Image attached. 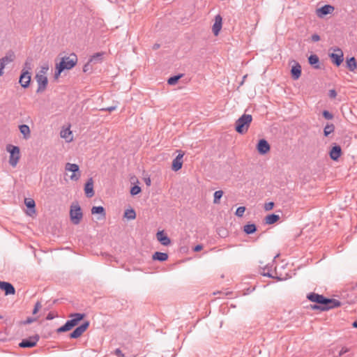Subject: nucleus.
<instances>
[{
	"instance_id": "1",
	"label": "nucleus",
	"mask_w": 357,
	"mask_h": 357,
	"mask_svg": "<svg viewBox=\"0 0 357 357\" xmlns=\"http://www.w3.org/2000/svg\"><path fill=\"white\" fill-rule=\"evenodd\" d=\"M84 313H73L70 314V319L68 320L63 326L56 329L57 333L67 332L76 326L84 317Z\"/></svg>"
},
{
	"instance_id": "2",
	"label": "nucleus",
	"mask_w": 357,
	"mask_h": 357,
	"mask_svg": "<svg viewBox=\"0 0 357 357\" xmlns=\"http://www.w3.org/2000/svg\"><path fill=\"white\" fill-rule=\"evenodd\" d=\"M252 121V116L250 114H243L239 119H237L235 123V130L239 134H244L246 132L250 127Z\"/></svg>"
},
{
	"instance_id": "3",
	"label": "nucleus",
	"mask_w": 357,
	"mask_h": 357,
	"mask_svg": "<svg viewBox=\"0 0 357 357\" xmlns=\"http://www.w3.org/2000/svg\"><path fill=\"white\" fill-rule=\"evenodd\" d=\"M6 151L10 153L9 164L15 167L20 158V150L17 146L8 144L6 146Z\"/></svg>"
},
{
	"instance_id": "4",
	"label": "nucleus",
	"mask_w": 357,
	"mask_h": 357,
	"mask_svg": "<svg viewBox=\"0 0 357 357\" xmlns=\"http://www.w3.org/2000/svg\"><path fill=\"white\" fill-rule=\"evenodd\" d=\"M70 218L74 225H78L81 222L83 213L81 207L77 203L73 204L70 206Z\"/></svg>"
},
{
	"instance_id": "5",
	"label": "nucleus",
	"mask_w": 357,
	"mask_h": 357,
	"mask_svg": "<svg viewBox=\"0 0 357 357\" xmlns=\"http://www.w3.org/2000/svg\"><path fill=\"white\" fill-rule=\"evenodd\" d=\"M77 63V56L75 54L72 53L69 56H63L59 64L63 67L64 70H70L76 66Z\"/></svg>"
},
{
	"instance_id": "6",
	"label": "nucleus",
	"mask_w": 357,
	"mask_h": 357,
	"mask_svg": "<svg viewBox=\"0 0 357 357\" xmlns=\"http://www.w3.org/2000/svg\"><path fill=\"white\" fill-rule=\"evenodd\" d=\"M328 56L331 59L332 63L337 67L342 64L344 60L343 52L339 47L334 49V52L329 53Z\"/></svg>"
},
{
	"instance_id": "7",
	"label": "nucleus",
	"mask_w": 357,
	"mask_h": 357,
	"mask_svg": "<svg viewBox=\"0 0 357 357\" xmlns=\"http://www.w3.org/2000/svg\"><path fill=\"white\" fill-rule=\"evenodd\" d=\"M65 169L66 171L73 172V174L70 176L71 180L77 181L79 178L81 173L79 172V167L78 165L67 162L65 166Z\"/></svg>"
},
{
	"instance_id": "8",
	"label": "nucleus",
	"mask_w": 357,
	"mask_h": 357,
	"mask_svg": "<svg viewBox=\"0 0 357 357\" xmlns=\"http://www.w3.org/2000/svg\"><path fill=\"white\" fill-rule=\"evenodd\" d=\"M89 326V321H86L81 325L75 328V330L70 333L69 337L71 339H77L84 332H85Z\"/></svg>"
},
{
	"instance_id": "9",
	"label": "nucleus",
	"mask_w": 357,
	"mask_h": 357,
	"mask_svg": "<svg viewBox=\"0 0 357 357\" xmlns=\"http://www.w3.org/2000/svg\"><path fill=\"white\" fill-rule=\"evenodd\" d=\"M36 79L38 85L36 93H40L43 92L46 89L48 84L47 77L42 74H36Z\"/></svg>"
},
{
	"instance_id": "10",
	"label": "nucleus",
	"mask_w": 357,
	"mask_h": 357,
	"mask_svg": "<svg viewBox=\"0 0 357 357\" xmlns=\"http://www.w3.org/2000/svg\"><path fill=\"white\" fill-rule=\"evenodd\" d=\"M38 340L39 335H36L28 338L23 339L21 342H20L19 346L22 348H31L36 345Z\"/></svg>"
},
{
	"instance_id": "11",
	"label": "nucleus",
	"mask_w": 357,
	"mask_h": 357,
	"mask_svg": "<svg viewBox=\"0 0 357 357\" xmlns=\"http://www.w3.org/2000/svg\"><path fill=\"white\" fill-rule=\"evenodd\" d=\"M31 79V73L26 71H22L20 76L19 82L22 87L26 89L29 86Z\"/></svg>"
},
{
	"instance_id": "12",
	"label": "nucleus",
	"mask_w": 357,
	"mask_h": 357,
	"mask_svg": "<svg viewBox=\"0 0 357 357\" xmlns=\"http://www.w3.org/2000/svg\"><path fill=\"white\" fill-rule=\"evenodd\" d=\"M271 149L270 144L265 139H261L257 144V150L261 155L266 154Z\"/></svg>"
},
{
	"instance_id": "13",
	"label": "nucleus",
	"mask_w": 357,
	"mask_h": 357,
	"mask_svg": "<svg viewBox=\"0 0 357 357\" xmlns=\"http://www.w3.org/2000/svg\"><path fill=\"white\" fill-rule=\"evenodd\" d=\"M323 309L324 311H327L331 309H333L341 305V302L334 298H328L325 297L324 301Z\"/></svg>"
},
{
	"instance_id": "14",
	"label": "nucleus",
	"mask_w": 357,
	"mask_h": 357,
	"mask_svg": "<svg viewBox=\"0 0 357 357\" xmlns=\"http://www.w3.org/2000/svg\"><path fill=\"white\" fill-rule=\"evenodd\" d=\"M292 62L294 63V65L291 66V76L294 80H297L301 75V66L298 62L294 60H293Z\"/></svg>"
},
{
	"instance_id": "15",
	"label": "nucleus",
	"mask_w": 357,
	"mask_h": 357,
	"mask_svg": "<svg viewBox=\"0 0 357 357\" xmlns=\"http://www.w3.org/2000/svg\"><path fill=\"white\" fill-rule=\"evenodd\" d=\"M307 298L310 301L316 304H318L319 305L323 306L324 304V301L325 299V296H324L323 295L314 293V292H311V293L308 294L307 295Z\"/></svg>"
},
{
	"instance_id": "16",
	"label": "nucleus",
	"mask_w": 357,
	"mask_h": 357,
	"mask_svg": "<svg viewBox=\"0 0 357 357\" xmlns=\"http://www.w3.org/2000/svg\"><path fill=\"white\" fill-rule=\"evenodd\" d=\"M0 289L4 291L6 296L14 295L15 294L14 286L8 282L0 281Z\"/></svg>"
},
{
	"instance_id": "17",
	"label": "nucleus",
	"mask_w": 357,
	"mask_h": 357,
	"mask_svg": "<svg viewBox=\"0 0 357 357\" xmlns=\"http://www.w3.org/2000/svg\"><path fill=\"white\" fill-rule=\"evenodd\" d=\"M184 155L183 152H180L178 155L173 160L172 169L174 172H177L182 168L183 165V157Z\"/></svg>"
},
{
	"instance_id": "18",
	"label": "nucleus",
	"mask_w": 357,
	"mask_h": 357,
	"mask_svg": "<svg viewBox=\"0 0 357 357\" xmlns=\"http://www.w3.org/2000/svg\"><path fill=\"white\" fill-rule=\"evenodd\" d=\"M342 153V152L340 146L334 144V145L332 146L331 149L329 151V156L333 160L337 161L341 156Z\"/></svg>"
},
{
	"instance_id": "19",
	"label": "nucleus",
	"mask_w": 357,
	"mask_h": 357,
	"mask_svg": "<svg viewBox=\"0 0 357 357\" xmlns=\"http://www.w3.org/2000/svg\"><path fill=\"white\" fill-rule=\"evenodd\" d=\"M334 9L333 6L326 4L317 9V15L319 17H323L328 14L332 13Z\"/></svg>"
},
{
	"instance_id": "20",
	"label": "nucleus",
	"mask_w": 357,
	"mask_h": 357,
	"mask_svg": "<svg viewBox=\"0 0 357 357\" xmlns=\"http://www.w3.org/2000/svg\"><path fill=\"white\" fill-rule=\"evenodd\" d=\"M222 17L220 15H217L215 17V22L212 26V31L215 36H218L222 29Z\"/></svg>"
},
{
	"instance_id": "21",
	"label": "nucleus",
	"mask_w": 357,
	"mask_h": 357,
	"mask_svg": "<svg viewBox=\"0 0 357 357\" xmlns=\"http://www.w3.org/2000/svg\"><path fill=\"white\" fill-rule=\"evenodd\" d=\"M156 238L162 245L167 246L171 243L170 238L163 230L157 232Z\"/></svg>"
},
{
	"instance_id": "22",
	"label": "nucleus",
	"mask_w": 357,
	"mask_h": 357,
	"mask_svg": "<svg viewBox=\"0 0 357 357\" xmlns=\"http://www.w3.org/2000/svg\"><path fill=\"white\" fill-rule=\"evenodd\" d=\"M84 192L86 196L89 198L94 196L95 192L93 190V181L92 178H89L85 183Z\"/></svg>"
},
{
	"instance_id": "23",
	"label": "nucleus",
	"mask_w": 357,
	"mask_h": 357,
	"mask_svg": "<svg viewBox=\"0 0 357 357\" xmlns=\"http://www.w3.org/2000/svg\"><path fill=\"white\" fill-rule=\"evenodd\" d=\"M308 63L314 69H320L319 58L317 54H312L308 57Z\"/></svg>"
},
{
	"instance_id": "24",
	"label": "nucleus",
	"mask_w": 357,
	"mask_h": 357,
	"mask_svg": "<svg viewBox=\"0 0 357 357\" xmlns=\"http://www.w3.org/2000/svg\"><path fill=\"white\" fill-rule=\"evenodd\" d=\"M91 213L99 214L100 217L98 218V220L105 219L106 217L105 210L102 206H93L91 208Z\"/></svg>"
},
{
	"instance_id": "25",
	"label": "nucleus",
	"mask_w": 357,
	"mask_h": 357,
	"mask_svg": "<svg viewBox=\"0 0 357 357\" xmlns=\"http://www.w3.org/2000/svg\"><path fill=\"white\" fill-rule=\"evenodd\" d=\"M15 54L13 51H8L5 56L0 59V62L2 63L5 66L14 61Z\"/></svg>"
},
{
	"instance_id": "26",
	"label": "nucleus",
	"mask_w": 357,
	"mask_h": 357,
	"mask_svg": "<svg viewBox=\"0 0 357 357\" xmlns=\"http://www.w3.org/2000/svg\"><path fill=\"white\" fill-rule=\"evenodd\" d=\"M346 66L350 71L355 72L357 69V62L355 57L351 56L350 58H347Z\"/></svg>"
},
{
	"instance_id": "27",
	"label": "nucleus",
	"mask_w": 357,
	"mask_h": 357,
	"mask_svg": "<svg viewBox=\"0 0 357 357\" xmlns=\"http://www.w3.org/2000/svg\"><path fill=\"white\" fill-rule=\"evenodd\" d=\"M152 259L154 261H165L168 259V255L165 252H155L153 256Z\"/></svg>"
},
{
	"instance_id": "28",
	"label": "nucleus",
	"mask_w": 357,
	"mask_h": 357,
	"mask_svg": "<svg viewBox=\"0 0 357 357\" xmlns=\"http://www.w3.org/2000/svg\"><path fill=\"white\" fill-rule=\"evenodd\" d=\"M24 204H25L26 206L27 207V208L30 210L31 213H29L30 215H31V213H35L36 204L33 199L26 198L24 199Z\"/></svg>"
},
{
	"instance_id": "29",
	"label": "nucleus",
	"mask_w": 357,
	"mask_h": 357,
	"mask_svg": "<svg viewBox=\"0 0 357 357\" xmlns=\"http://www.w3.org/2000/svg\"><path fill=\"white\" fill-rule=\"evenodd\" d=\"M280 219L279 215L275 213L268 214L265 217V223L268 225H272L275 223Z\"/></svg>"
},
{
	"instance_id": "30",
	"label": "nucleus",
	"mask_w": 357,
	"mask_h": 357,
	"mask_svg": "<svg viewBox=\"0 0 357 357\" xmlns=\"http://www.w3.org/2000/svg\"><path fill=\"white\" fill-rule=\"evenodd\" d=\"M257 229V226L254 223H249L243 227V231L248 235L254 234Z\"/></svg>"
},
{
	"instance_id": "31",
	"label": "nucleus",
	"mask_w": 357,
	"mask_h": 357,
	"mask_svg": "<svg viewBox=\"0 0 357 357\" xmlns=\"http://www.w3.org/2000/svg\"><path fill=\"white\" fill-rule=\"evenodd\" d=\"M103 52H97L90 57L89 62L94 63H101L103 59Z\"/></svg>"
},
{
	"instance_id": "32",
	"label": "nucleus",
	"mask_w": 357,
	"mask_h": 357,
	"mask_svg": "<svg viewBox=\"0 0 357 357\" xmlns=\"http://www.w3.org/2000/svg\"><path fill=\"white\" fill-rule=\"evenodd\" d=\"M20 132L23 135L24 139H27L30 137V128L26 124H22L19 126Z\"/></svg>"
},
{
	"instance_id": "33",
	"label": "nucleus",
	"mask_w": 357,
	"mask_h": 357,
	"mask_svg": "<svg viewBox=\"0 0 357 357\" xmlns=\"http://www.w3.org/2000/svg\"><path fill=\"white\" fill-rule=\"evenodd\" d=\"M335 130V126L333 123H327L324 128V135L328 137Z\"/></svg>"
},
{
	"instance_id": "34",
	"label": "nucleus",
	"mask_w": 357,
	"mask_h": 357,
	"mask_svg": "<svg viewBox=\"0 0 357 357\" xmlns=\"http://www.w3.org/2000/svg\"><path fill=\"white\" fill-rule=\"evenodd\" d=\"M123 216L128 220H134L136 218L135 211L132 208L126 209L124 212Z\"/></svg>"
},
{
	"instance_id": "35",
	"label": "nucleus",
	"mask_w": 357,
	"mask_h": 357,
	"mask_svg": "<svg viewBox=\"0 0 357 357\" xmlns=\"http://www.w3.org/2000/svg\"><path fill=\"white\" fill-rule=\"evenodd\" d=\"M183 74H178L176 75L172 76L167 79V84L169 85H174L181 77H183Z\"/></svg>"
},
{
	"instance_id": "36",
	"label": "nucleus",
	"mask_w": 357,
	"mask_h": 357,
	"mask_svg": "<svg viewBox=\"0 0 357 357\" xmlns=\"http://www.w3.org/2000/svg\"><path fill=\"white\" fill-rule=\"evenodd\" d=\"M223 195V191L222 190H217L214 192V195H213V203L215 204H218L220 203V199L221 197H222Z\"/></svg>"
},
{
	"instance_id": "37",
	"label": "nucleus",
	"mask_w": 357,
	"mask_h": 357,
	"mask_svg": "<svg viewBox=\"0 0 357 357\" xmlns=\"http://www.w3.org/2000/svg\"><path fill=\"white\" fill-rule=\"evenodd\" d=\"M32 70V60L31 59H26L24 64V67L22 71H26L27 73H31Z\"/></svg>"
},
{
	"instance_id": "38",
	"label": "nucleus",
	"mask_w": 357,
	"mask_h": 357,
	"mask_svg": "<svg viewBox=\"0 0 357 357\" xmlns=\"http://www.w3.org/2000/svg\"><path fill=\"white\" fill-rule=\"evenodd\" d=\"M65 70L59 63L56 64V70L54 73V78L58 79L61 73Z\"/></svg>"
},
{
	"instance_id": "39",
	"label": "nucleus",
	"mask_w": 357,
	"mask_h": 357,
	"mask_svg": "<svg viewBox=\"0 0 357 357\" xmlns=\"http://www.w3.org/2000/svg\"><path fill=\"white\" fill-rule=\"evenodd\" d=\"M245 206H239L236 208V211L235 212V215L237 217L241 218L243 216V214L245 211Z\"/></svg>"
},
{
	"instance_id": "40",
	"label": "nucleus",
	"mask_w": 357,
	"mask_h": 357,
	"mask_svg": "<svg viewBox=\"0 0 357 357\" xmlns=\"http://www.w3.org/2000/svg\"><path fill=\"white\" fill-rule=\"evenodd\" d=\"M141 192V188L137 185L132 186L130 189L131 195H137Z\"/></svg>"
},
{
	"instance_id": "41",
	"label": "nucleus",
	"mask_w": 357,
	"mask_h": 357,
	"mask_svg": "<svg viewBox=\"0 0 357 357\" xmlns=\"http://www.w3.org/2000/svg\"><path fill=\"white\" fill-rule=\"evenodd\" d=\"M322 115L327 120H330L333 118V115L328 110H324L322 112Z\"/></svg>"
},
{
	"instance_id": "42",
	"label": "nucleus",
	"mask_w": 357,
	"mask_h": 357,
	"mask_svg": "<svg viewBox=\"0 0 357 357\" xmlns=\"http://www.w3.org/2000/svg\"><path fill=\"white\" fill-rule=\"evenodd\" d=\"M310 309L312 310H320V311H324V309L322 308V305H319L318 304H311L310 306Z\"/></svg>"
},
{
	"instance_id": "43",
	"label": "nucleus",
	"mask_w": 357,
	"mask_h": 357,
	"mask_svg": "<svg viewBox=\"0 0 357 357\" xmlns=\"http://www.w3.org/2000/svg\"><path fill=\"white\" fill-rule=\"evenodd\" d=\"M41 306H42V305H41L40 302V301H37V302L36 303L35 305H34V308H33V310L32 313H33V314H36V313L38 312V310L41 308Z\"/></svg>"
},
{
	"instance_id": "44",
	"label": "nucleus",
	"mask_w": 357,
	"mask_h": 357,
	"mask_svg": "<svg viewBox=\"0 0 357 357\" xmlns=\"http://www.w3.org/2000/svg\"><path fill=\"white\" fill-rule=\"evenodd\" d=\"M274 206V203L273 202H268L264 205V209L266 211L271 210Z\"/></svg>"
},
{
	"instance_id": "45",
	"label": "nucleus",
	"mask_w": 357,
	"mask_h": 357,
	"mask_svg": "<svg viewBox=\"0 0 357 357\" xmlns=\"http://www.w3.org/2000/svg\"><path fill=\"white\" fill-rule=\"evenodd\" d=\"M91 62H89V61L83 66V72L84 73H87L89 72V70H91V64H90Z\"/></svg>"
},
{
	"instance_id": "46",
	"label": "nucleus",
	"mask_w": 357,
	"mask_h": 357,
	"mask_svg": "<svg viewBox=\"0 0 357 357\" xmlns=\"http://www.w3.org/2000/svg\"><path fill=\"white\" fill-rule=\"evenodd\" d=\"M328 96L330 98H335L337 96V92L335 89H331L328 92Z\"/></svg>"
},
{
	"instance_id": "47",
	"label": "nucleus",
	"mask_w": 357,
	"mask_h": 357,
	"mask_svg": "<svg viewBox=\"0 0 357 357\" xmlns=\"http://www.w3.org/2000/svg\"><path fill=\"white\" fill-rule=\"evenodd\" d=\"M116 109V105H113V106L107 107L105 108H102L101 110L102 111H108V112H111L114 111Z\"/></svg>"
},
{
	"instance_id": "48",
	"label": "nucleus",
	"mask_w": 357,
	"mask_h": 357,
	"mask_svg": "<svg viewBox=\"0 0 357 357\" xmlns=\"http://www.w3.org/2000/svg\"><path fill=\"white\" fill-rule=\"evenodd\" d=\"M114 354L118 356L119 357H125L124 354L122 353L121 350L119 348L116 349Z\"/></svg>"
},
{
	"instance_id": "49",
	"label": "nucleus",
	"mask_w": 357,
	"mask_h": 357,
	"mask_svg": "<svg viewBox=\"0 0 357 357\" xmlns=\"http://www.w3.org/2000/svg\"><path fill=\"white\" fill-rule=\"evenodd\" d=\"M311 40L313 42H318L320 40V36L317 33L312 34L311 36Z\"/></svg>"
},
{
	"instance_id": "50",
	"label": "nucleus",
	"mask_w": 357,
	"mask_h": 357,
	"mask_svg": "<svg viewBox=\"0 0 357 357\" xmlns=\"http://www.w3.org/2000/svg\"><path fill=\"white\" fill-rule=\"evenodd\" d=\"M35 320H36V319H34V318L28 317L26 320H24L22 322V324L24 325L29 324L32 323L33 321H34Z\"/></svg>"
},
{
	"instance_id": "51",
	"label": "nucleus",
	"mask_w": 357,
	"mask_h": 357,
	"mask_svg": "<svg viewBox=\"0 0 357 357\" xmlns=\"http://www.w3.org/2000/svg\"><path fill=\"white\" fill-rule=\"evenodd\" d=\"M349 351V349L346 348V347H342L340 351H339V356H342L343 354H346L347 352Z\"/></svg>"
},
{
	"instance_id": "52",
	"label": "nucleus",
	"mask_w": 357,
	"mask_h": 357,
	"mask_svg": "<svg viewBox=\"0 0 357 357\" xmlns=\"http://www.w3.org/2000/svg\"><path fill=\"white\" fill-rule=\"evenodd\" d=\"M203 249V246L201 244L195 245L193 248L194 252H199Z\"/></svg>"
},
{
	"instance_id": "53",
	"label": "nucleus",
	"mask_w": 357,
	"mask_h": 357,
	"mask_svg": "<svg viewBox=\"0 0 357 357\" xmlns=\"http://www.w3.org/2000/svg\"><path fill=\"white\" fill-rule=\"evenodd\" d=\"M55 317H56V316H55V314H54L53 312H49V313L47 314V317H46V319H47V320H52V319H53Z\"/></svg>"
},
{
	"instance_id": "54",
	"label": "nucleus",
	"mask_w": 357,
	"mask_h": 357,
	"mask_svg": "<svg viewBox=\"0 0 357 357\" xmlns=\"http://www.w3.org/2000/svg\"><path fill=\"white\" fill-rule=\"evenodd\" d=\"M47 70H48V67H43L38 74H42V75H45V74L46 73Z\"/></svg>"
},
{
	"instance_id": "55",
	"label": "nucleus",
	"mask_w": 357,
	"mask_h": 357,
	"mask_svg": "<svg viewBox=\"0 0 357 357\" xmlns=\"http://www.w3.org/2000/svg\"><path fill=\"white\" fill-rule=\"evenodd\" d=\"M5 68V66L0 62V77L3 74V69Z\"/></svg>"
},
{
	"instance_id": "56",
	"label": "nucleus",
	"mask_w": 357,
	"mask_h": 357,
	"mask_svg": "<svg viewBox=\"0 0 357 357\" xmlns=\"http://www.w3.org/2000/svg\"><path fill=\"white\" fill-rule=\"evenodd\" d=\"M144 181H145V183H146V185H148V186L151 185V181L150 178H145Z\"/></svg>"
},
{
	"instance_id": "57",
	"label": "nucleus",
	"mask_w": 357,
	"mask_h": 357,
	"mask_svg": "<svg viewBox=\"0 0 357 357\" xmlns=\"http://www.w3.org/2000/svg\"><path fill=\"white\" fill-rule=\"evenodd\" d=\"M263 275L268 278H274L270 273H264Z\"/></svg>"
},
{
	"instance_id": "58",
	"label": "nucleus",
	"mask_w": 357,
	"mask_h": 357,
	"mask_svg": "<svg viewBox=\"0 0 357 357\" xmlns=\"http://www.w3.org/2000/svg\"><path fill=\"white\" fill-rule=\"evenodd\" d=\"M160 45L159 44L155 43V44H154V45H153V50H158V49L160 47Z\"/></svg>"
},
{
	"instance_id": "59",
	"label": "nucleus",
	"mask_w": 357,
	"mask_h": 357,
	"mask_svg": "<svg viewBox=\"0 0 357 357\" xmlns=\"http://www.w3.org/2000/svg\"><path fill=\"white\" fill-rule=\"evenodd\" d=\"M352 326L355 328H357V320L354 321L353 323H352Z\"/></svg>"
},
{
	"instance_id": "60",
	"label": "nucleus",
	"mask_w": 357,
	"mask_h": 357,
	"mask_svg": "<svg viewBox=\"0 0 357 357\" xmlns=\"http://www.w3.org/2000/svg\"><path fill=\"white\" fill-rule=\"evenodd\" d=\"M176 356V354L174 352L172 354H171V357H175Z\"/></svg>"
},
{
	"instance_id": "61",
	"label": "nucleus",
	"mask_w": 357,
	"mask_h": 357,
	"mask_svg": "<svg viewBox=\"0 0 357 357\" xmlns=\"http://www.w3.org/2000/svg\"><path fill=\"white\" fill-rule=\"evenodd\" d=\"M246 77H247V75H245V76L243 77V81L245 80ZM243 82H242L241 84H243Z\"/></svg>"
},
{
	"instance_id": "62",
	"label": "nucleus",
	"mask_w": 357,
	"mask_h": 357,
	"mask_svg": "<svg viewBox=\"0 0 357 357\" xmlns=\"http://www.w3.org/2000/svg\"><path fill=\"white\" fill-rule=\"evenodd\" d=\"M2 318H3V317L0 315V319H2Z\"/></svg>"
}]
</instances>
